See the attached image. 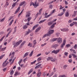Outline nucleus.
<instances>
[{"label": "nucleus", "mask_w": 77, "mask_h": 77, "mask_svg": "<svg viewBox=\"0 0 77 77\" xmlns=\"http://www.w3.org/2000/svg\"><path fill=\"white\" fill-rule=\"evenodd\" d=\"M15 54V52H13L11 54V59L13 58L14 56V54Z\"/></svg>", "instance_id": "nucleus-24"}, {"label": "nucleus", "mask_w": 77, "mask_h": 77, "mask_svg": "<svg viewBox=\"0 0 77 77\" xmlns=\"http://www.w3.org/2000/svg\"><path fill=\"white\" fill-rule=\"evenodd\" d=\"M22 61H23V59H21L19 61L18 63L19 64H20V63H21V62H22Z\"/></svg>", "instance_id": "nucleus-48"}, {"label": "nucleus", "mask_w": 77, "mask_h": 77, "mask_svg": "<svg viewBox=\"0 0 77 77\" xmlns=\"http://www.w3.org/2000/svg\"><path fill=\"white\" fill-rule=\"evenodd\" d=\"M14 20H12L10 22V23H9V26H11V24H12V23H13V21H14Z\"/></svg>", "instance_id": "nucleus-38"}, {"label": "nucleus", "mask_w": 77, "mask_h": 77, "mask_svg": "<svg viewBox=\"0 0 77 77\" xmlns=\"http://www.w3.org/2000/svg\"><path fill=\"white\" fill-rule=\"evenodd\" d=\"M46 21V19H45L44 20H42L41 21H40L39 22V24H41V23H43L44 22V21Z\"/></svg>", "instance_id": "nucleus-23"}, {"label": "nucleus", "mask_w": 77, "mask_h": 77, "mask_svg": "<svg viewBox=\"0 0 77 77\" xmlns=\"http://www.w3.org/2000/svg\"><path fill=\"white\" fill-rule=\"evenodd\" d=\"M69 58H71L72 57V56H71V54H70L69 56Z\"/></svg>", "instance_id": "nucleus-62"}, {"label": "nucleus", "mask_w": 77, "mask_h": 77, "mask_svg": "<svg viewBox=\"0 0 77 77\" xmlns=\"http://www.w3.org/2000/svg\"><path fill=\"white\" fill-rule=\"evenodd\" d=\"M12 44L13 45H14V48H15V47H17V46L19 45V44H18L17 42V43H15V42H13Z\"/></svg>", "instance_id": "nucleus-4"}, {"label": "nucleus", "mask_w": 77, "mask_h": 77, "mask_svg": "<svg viewBox=\"0 0 77 77\" xmlns=\"http://www.w3.org/2000/svg\"><path fill=\"white\" fill-rule=\"evenodd\" d=\"M56 60V59H54L53 60H51V61L52 62H54L55 60Z\"/></svg>", "instance_id": "nucleus-58"}, {"label": "nucleus", "mask_w": 77, "mask_h": 77, "mask_svg": "<svg viewBox=\"0 0 77 77\" xmlns=\"http://www.w3.org/2000/svg\"><path fill=\"white\" fill-rule=\"evenodd\" d=\"M31 19H32V17H31L28 18L27 19H28V22H29V21H30Z\"/></svg>", "instance_id": "nucleus-41"}, {"label": "nucleus", "mask_w": 77, "mask_h": 77, "mask_svg": "<svg viewBox=\"0 0 77 77\" xmlns=\"http://www.w3.org/2000/svg\"><path fill=\"white\" fill-rule=\"evenodd\" d=\"M14 58L13 60H12V62H11V63H10V65H12V63H14V60H15V58Z\"/></svg>", "instance_id": "nucleus-37"}, {"label": "nucleus", "mask_w": 77, "mask_h": 77, "mask_svg": "<svg viewBox=\"0 0 77 77\" xmlns=\"http://www.w3.org/2000/svg\"><path fill=\"white\" fill-rule=\"evenodd\" d=\"M41 74H42V73H41V72H38L37 74V76H38V77H40V76L41 75Z\"/></svg>", "instance_id": "nucleus-16"}, {"label": "nucleus", "mask_w": 77, "mask_h": 77, "mask_svg": "<svg viewBox=\"0 0 77 77\" xmlns=\"http://www.w3.org/2000/svg\"><path fill=\"white\" fill-rule=\"evenodd\" d=\"M59 77H66V76H65V75H60Z\"/></svg>", "instance_id": "nucleus-49"}, {"label": "nucleus", "mask_w": 77, "mask_h": 77, "mask_svg": "<svg viewBox=\"0 0 77 77\" xmlns=\"http://www.w3.org/2000/svg\"><path fill=\"white\" fill-rule=\"evenodd\" d=\"M51 59H53V58L49 57L47 58V60H51Z\"/></svg>", "instance_id": "nucleus-27"}, {"label": "nucleus", "mask_w": 77, "mask_h": 77, "mask_svg": "<svg viewBox=\"0 0 77 77\" xmlns=\"http://www.w3.org/2000/svg\"><path fill=\"white\" fill-rule=\"evenodd\" d=\"M5 56V54L1 55L0 57V60L2 59V58H3V57H4V56Z\"/></svg>", "instance_id": "nucleus-39"}, {"label": "nucleus", "mask_w": 77, "mask_h": 77, "mask_svg": "<svg viewBox=\"0 0 77 77\" xmlns=\"http://www.w3.org/2000/svg\"><path fill=\"white\" fill-rule=\"evenodd\" d=\"M53 22L52 21H49L48 23V26H51L52 24H53Z\"/></svg>", "instance_id": "nucleus-19"}, {"label": "nucleus", "mask_w": 77, "mask_h": 77, "mask_svg": "<svg viewBox=\"0 0 77 77\" xmlns=\"http://www.w3.org/2000/svg\"><path fill=\"white\" fill-rule=\"evenodd\" d=\"M61 30L62 32H66V31H68V29L66 28L61 29Z\"/></svg>", "instance_id": "nucleus-17"}, {"label": "nucleus", "mask_w": 77, "mask_h": 77, "mask_svg": "<svg viewBox=\"0 0 77 77\" xmlns=\"http://www.w3.org/2000/svg\"><path fill=\"white\" fill-rule=\"evenodd\" d=\"M7 69V68H4L3 69V71H4V72L6 71V70Z\"/></svg>", "instance_id": "nucleus-56"}, {"label": "nucleus", "mask_w": 77, "mask_h": 77, "mask_svg": "<svg viewBox=\"0 0 77 77\" xmlns=\"http://www.w3.org/2000/svg\"><path fill=\"white\" fill-rule=\"evenodd\" d=\"M57 39V38H54L51 40V42H54V41H56Z\"/></svg>", "instance_id": "nucleus-15"}, {"label": "nucleus", "mask_w": 77, "mask_h": 77, "mask_svg": "<svg viewBox=\"0 0 77 77\" xmlns=\"http://www.w3.org/2000/svg\"><path fill=\"white\" fill-rule=\"evenodd\" d=\"M74 48L75 49H77V45L75 44L74 46Z\"/></svg>", "instance_id": "nucleus-44"}, {"label": "nucleus", "mask_w": 77, "mask_h": 77, "mask_svg": "<svg viewBox=\"0 0 77 77\" xmlns=\"http://www.w3.org/2000/svg\"><path fill=\"white\" fill-rule=\"evenodd\" d=\"M53 33H54V30H50L47 34H45L44 35H43L42 38H45V37H46V36H50V35H51V34H53Z\"/></svg>", "instance_id": "nucleus-1"}, {"label": "nucleus", "mask_w": 77, "mask_h": 77, "mask_svg": "<svg viewBox=\"0 0 77 77\" xmlns=\"http://www.w3.org/2000/svg\"><path fill=\"white\" fill-rule=\"evenodd\" d=\"M27 25H24V26L23 27V29H27Z\"/></svg>", "instance_id": "nucleus-43"}, {"label": "nucleus", "mask_w": 77, "mask_h": 77, "mask_svg": "<svg viewBox=\"0 0 77 77\" xmlns=\"http://www.w3.org/2000/svg\"><path fill=\"white\" fill-rule=\"evenodd\" d=\"M62 42V39L61 38H59L57 40V42L59 44H61Z\"/></svg>", "instance_id": "nucleus-6"}, {"label": "nucleus", "mask_w": 77, "mask_h": 77, "mask_svg": "<svg viewBox=\"0 0 77 77\" xmlns=\"http://www.w3.org/2000/svg\"><path fill=\"white\" fill-rule=\"evenodd\" d=\"M67 66H68L67 65H65L63 67V69H65L66 68V67H67Z\"/></svg>", "instance_id": "nucleus-31"}, {"label": "nucleus", "mask_w": 77, "mask_h": 77, "mask_svg": "<svg viewBox=\"0 0 77 77\" xmlns=\"http://www.w3.org/2000/svg\"><path fill=\"white\" fill-rule=\"evenodd\" d=\"M74 77H77V75H76V74H74Z\"/></svg>", "instance_id": "nucleus-64"}, {"label": "nucleus", "mask_w": 77, "mask_h": 77, "mask_svg": "<svg viewBox=\"0 0 77 77\" xmlns=\"http://www.w3.org/2000/svg\"><path fill=\"white\" fill-rule=\"evenodd\" d=\"M75 35V33L74 32L72 33V36H74V35Z\"/></svg>", "instance_id": "nucleus-59"}, {"label": "nucleus", "mask_w": 77, "mask_h": 77, "mask_svg": "<svg viewBox=\"0 0 77 77\" xmlns=\"http://www.w3.org/2000/svg\"><path fill=\"white\" fill-rule=\"evenodd\" d=\"M50 51H49L48 52H46L45 53V54H46V55H48V54H50Z\"/></svg>", "instance_id": "nucleus-50"}, {"label": "nucleus", "mask_w": 77, "mask_h": 77, "mask_svg": "<svg viewBox=\"0 0 77 77\" xmlns=\"http://www.w3.org/2000/svg\"><path fill=\"white\" fill-rule=\"evenodd\" d=\"M5 18L2 19L0 21V22H3V21H4V20H5Z\"/></svg>", "instance_id": "nucleus-51"}, {"label": "nucleus", "mask_w": 77, "mask_h": 77, "mask_svg": "<svg viewBox=\"0 0 77 77\" xmlns=\"http://www.w3.org/2000/svg\"><path fill=\"white\" fill-rule=\"evenodd\" d=\"M42 65V64H40L37 65L35 67V69H37L38 68H40L41 66Z\"/></svg>", "instance_id": "nucleus-10"}, {"label": "nucleus", "mask_w": 77, "mask_h": 77, "mask_svg": "<svg viewBox=\"0 0 77 77\" xmlns=\"http://www.w3.org/2000/svg\"><path fill=\"white\" fill-rule=\"evenodd\" d=\"M6 47H5L4 48H2L1 50V51H4L5 49H6Z\"/></svg>", "instance_id": "nucleus-55"}, {"label": "nucleus", "mask_w": 77, "mask_h": 77, "mask_svg": "<svg viewBox=\"0 0 77 77\" xmlns=\"http://www.w3.org/2000/svg\"><path fill=\"white\" fill-rule=\"evenodd\" d=\"M66 17H68V12L66 13L65 14Z\"/></svg>", "instance_id": "nucleus-63"}, {"label": "nucleus", "mask_w": 77, "mask_h": 77, "mask_svg": "<svg viewBox=\"0 0 77 77\" xmlns=\"http://www.w3.org/2000/svg\"><path fill=\"white\" fill-rule=\"evenodd\" d=\"M22 41H23V40H20L17 42V43H18L19 45L20 44V43L22 42Z\"/></svg>", "instance_id": "nucleus-33"}, {"label": "nucleus", "mask_w": 77, "mask_h": 77, "mask_svg": "<svg viewBox=\"0 0 77 77\" xmlns=\"http://www.w3.org/2000/svg\"><path fill=\"white\" fill-rule=\"evenodd\" d=\"M27 59V57H26L23 60V62H26V60Z\"/></svg>", "instance_id": "nucleus-57"}, {"label": "nucleus", "mask_w": 77, "mask_h": 77, "mask_svg": "<svg viewBox=\"0 0 77 77\" xmlns=\"http://www.w3.org/2000/svg\"><path fill=\"white\" fill-rule=\"evenodd\" d=\"M30 16V13H29L28 14L26 15V17H29Z\"/></svg>", "instance_id": "nucleus-28"}, {"label": "nucleus", "mask_w": 77, "mask_h": 77, "mask_svg": "<svg viewBox=\"0 0 77 77\" xmlns=\"http://www.w3.org/2000/svg\"><path fill=\"white\" fill-rule=\"evenodd\" d=\"M33 69H31L29 71V72H28V75H29V74H30V73H31V72H33Z\"/></svg>", "instance_id": "nucleus-22"}, {"label": "nucleus", "mask_w": 77, "mask_h": 77, "mask_svg": "<svg viewBox=\"0 0 77 77\" xmlns=\"http://www.w3.org/2000/svg\"><path fill=\"white\" fill-rule=\"evenodd\" d=\"M33 51H32L29 54L30 57H31V56H32V55H33Z\"/></svg>", "instance_id": "nucleus-30"}, {"label": "nucleus", "mask_w": 77, "mask_h": 77, "mask_svg": "<svg viewBox=\"0 0 77 77\" xmlns=\"http://www.w3.org/2000/svg\"><path fill=\"white\" fill-rule=\"evenodd\" d=\"M16 4H17V2L14 3L12 5V7H15V5H16Z\"/></svg>", "instance_id": "nucleus-32"}, {"label": "nucleus", "mask_w": 77, "mask_h": 77, "mask_svg": "<svg viewBox=\"0 0 77 77\" xmlns=\"http://www.w3.org/2000/svg\"><path fill=\"white\" fill-rule=\"evenodd\" d=\"M74 24H75V25H77V23L76 22H73L72 23H71L70 24V26L71 27H72V26H73Z\"/></svg>", "instance_id": "nucleus-7"}, {"label": "nucleus", "mask_w": 77, "mask_h": 77, "mask_svg": "<svg viewBox=\"0 0 77 77\" xmlns=\"http://www.w3.org/2000/svg\"><path fill=\"white\" fill-rule=\"evenodd\" d=\"M54 2V1H52L49 2V5H50V4H51V3H53Z\"/></svg>", "instance_id": "nucleus-60"}, {"label": "nucleus", "mask_w": 77, "mask_h": 77, "mask_svg": "<svg viewBox=\"0 0 77 77\" xmlns=\"http://www.w3.org/2000/svg\"><path fill=\"white\" fill-rule=\"evenodd\" d=\"M60 49H58L56 50H54L51 52L52 53H54L55 54H57L59 51H60Z\"/></svg>", "instance_id": "nucleus-2"}, {"label": "nucleus", "mask_w": 77, "mask_h": 77, "mask_svg": "<svg viewBox=\"0 0 77 77\" xmlns=\"http://www.w3.org/2000/svg\"><path fill=\"white\" fill-rule=\"evenodd\" d=\"M31 33V31H30L29 29H28V32H27L25 34V35L26 36V35H27L29 33Z\"/></svg>", "instance_id": "nucleus-13"}, {"label": "nucleus", "mask_w": 77, "mask_h": 77, "mask_svg": "<svg viewBox=\"0 0 77 77\" xmlns=\"http://www.w3.org/2000/svg\"><path fill=\"white\" fill-rule=\"evenodd\" d=\"M20 7L19 6L18 8H17V9L16 10V11L15 12L14 14H17V13L20 10Z\"/></svg>", "instance_id": "nucleus-11"}, {"label": "nucleus", "mask_w": 77, "mask_h": 77, "mask_svg": "<svg viewBox=\"0 0 77 77\" xmlns=\"http://www.w3.org/2000/svg\"><path fill=\"white\" fill-rule=\"evenodd\" d=\"M68 61L69 63H71V62H72V60L71 59H70Z\"/></svg>", "instance_id": "nucleus-54"}, {"label": "nucleus", "mask_w": 77, "mask_h": 77, "mask_svg": "<svg viewBox=\"0 0 77 77\" xmlns=\"http://www.w3.org/2000/svg\"><path fill=\"white\" fill-rule=\"evenodd\" d=\"M63 14H64V12H62L60 14H58V16H59L60 17L62 16V15H63Z\"/></svg>", "instance_id": "nucleus-26"}, {"label": "nucleus", "mask_w": 77, "mask_h": 77, "mask_svg": "<svg viewBox=\"0 0 77 77\" xmlns=\"http://www.w3.org/2000/svg\"><path fill=\"white\" fill-rule=\"evenodd\" d=\"M39 26V25H35L34 26V27L32 28V30H35V29H36V27H37L38 26Z\"/></svg>", "instance_id": "nucleus-18"}, {"label": "nucleus", "mask_w": 77, "mask_h": 77, "mask_svg": "<svg viewBox=\"0 0 77 77\" xmlns=\"http://www.w3.org/2000/svg\"><path fill=\"white\" fill-rule=\"evenodd\" d=\"M33 43V44L34 45H36V40H34Z\"/></svg>", "instance_id": "nucleus-34"}, {"label": "nucleus", "mask_w": 77, "mask_h": 77, "mask_svg": "<svg viewBox=\"0 0 77 77\" xmlns=\"http://www.w3.org/2000/svg\"><path fill=\"white\" fill-rule=\"evenodd\" d=\"M26 43V41H24L20 45V48H22V47L24 45V44Z\"/></svg>", "instance_id": "nucleus-9"}, {"label": "nucleus", "mask_w": 77, "mask_h": 77, "mask_svg": "<svg viewBox=\"0 0 77 77\" xmlns=\"http://www.w3.org/2000/svg\"><path fill=\"white\" fill-rule=\"evenodd\" d=\"M41 57H39L37 59V61H38V62H39V61H41Z\"/></svg>", "instance_id": "nucleus-40"}, {"label": "nucleus", "mask_w": 77, "mask_h": 77, "mask_svg": "<svg viewBox=\"0 0 77 77\" xmlns=\"http://www.w3.org/2000/svg\"><path fill=\"white\" fill-rule=\"evenodd\" d=\"M16 29H17V26H16L14 28V31L13 32V33H15L16 32Z\"/></svg>", "instance_id": "nucleus-36"}, {"label": "nucleus", "mask_w": 77, "mask_h": 77, "mask_svg": "<svg viewBox=\"0 0 77 77\" xmlns=\"http://www.w3.org/2000/svg\"><path fill=\"white\" fill-rule=\"evenodd\" d=\"M41 27L39 26L38 28H37L35 30V32H38L39 30H41Z\"/></svg>", "instance_id": "nucleus-14"}, {"label": "nucleus", "mask_w": 77, "mask_h": 77, "mask_svg": "<svg viewBox=\"0 0 77 77\" xmlns=\"http://www.w3.org/2000/svg\"><path fill=\"white\" fill-rule=\"evenodd\" d=\"M25 3H26V2L25 1H23V2H21V3L19 5V6H23V5H24V4Z\"/></svg>", "instance_id": "nucleus-21"}, {"label": "nucleus", "mask_w": 77, "mask_h": 77, "mask_svg": "<svg viewBox=\"0 0 77 77\" xmlns=\"http://www.w3.org/2000/svg\"><path fill=\"white\" fill-rule=\"evenodd\" d=\"M14 71H13V70H11V71L10 72L11 75H12L13 74H14Z\"/></svg>", "instance_id": "nucleus-42"}, {"label": "nucleus", "mask_w": 77, "mask_h": 77, "mask_svg": "<svg viewBox=\"0 0 77 77\" xmlns=\"http://www.w3.org/2000/svg\"><path fill=\"white\" fill-rule=\"evenodd\" d=\"M6 61H5L2 64V66L4 67H5V66H6L8 64H9V62H7V63Z\"/></svg>", "instance_id": "nucleus-3"}, {"label": "nucleus", "mask_w": 77, "mask_h": 77, "mask_svg": "<svg viewBox=\"0 0 77 77\" xmlns=\"http://www.w3.org/2000/svg\"><path fill=\"white\" fill-rule=\"evenodd\" d=\"M64 55H65V56H67L68 52H65L64 53Z\"/></svg>", "instance_id": "nucleus-45"}, {"label": "nucleus", "mask_w": 77, "mask_h": 77, "mask_svg": "<svg viewBox=\"0 0 77 77\" xmlns=\"http://www.w3.org/2000/svg\"><path fill=\"white\" fill-rule=\"evenodd\" d=\"M54 27V25H53L52 26H51L50 27V29H53Z\"/></svg>", "instance_id": "nucleus-46"}, {"label": "nucleus", "mask_w": 77, "mask_h": 77, "mask_svg": "<svg viewBox=\"0 0 77 77\" xmlns=\"http://www.w3.org/2000/svg\"><path fill=\"white\" fill-rule=\"evenodd\" d=\"M36 62V60H35L34 61L32 62L31 63V64H32V65H33V63H35Z\"/></svg>", "instance_id": "nucleus-47"}, {"label": "nucleus", "mask_w": 77, "mask_h": 77, "mask_svg": "<svg viewBox=\"0 0 77 77\" xmlns=\"http://www.w3.org/2000/svg\"><path fill=\"white\" fill-rule=\"evenodd\" d=\"M20 74V73L18 72H16L14 75H15L16 76V75H19Z\"/></svg>", "instance_id": "nucleus-25"}, {"label": "nucleus", "mask_w": 77, "mask_h": 77, "mask_svg": "<svg viewBox=\"0 0 77 77\" xmlns=\"http://www.w3.org/2000/svg\"><path fill=\"white\" fill-rule=\"evenodd\" d=\"M59 46V45L57 44L53 45L52 46V48H55V47H57Z\"/></svg>", "instance_id": "nucleus-12"}, {"label": "nucleus", "mask_w": 77, "mask_h": 77, "mask_svg": "<svg viewBox=\"0 0 77 77\" xmlns=\"http://www.w3.org/2000/svg\"><path fill=\"white\" fill-rule=\"evenodd\" d=\"M52 8H53V5H50L49 6V8H50V9H52Z\"/></svg>", "instance_id": "nucleus-52"}, {"label": "nucleus", "mask_w": 77, "mask_h": 77, "mask_svg": "<svg viewBox=\"0 0 77 77\" xmlns=\"http://www.w3.org/2000/svg\"><path fill=\"white\" fill-rule=\"evenodd\" d=\"M28 46H29L30 47H32V44L29 43L28 45Z\"/></svg>", "instance_id": "nucleus-35"}, {"label": "nucleus", "mask_w": 77, "mask_h": 77, "mask_svg": "<svg viewBox=\"0 0 77 77\" xmlns=\"http://www.w3.org/2000/svg\"><path fill=\"white\" fill-rule=\"evenodd\" d=\"M72 55L73 56V57H74V58H75V57H77V56L74 54H72Z\"/></svg>", "instance_id": "nucleus-29"}, {"label": "nucleus", "mask_w": 77, "mask_h": 77, "mask_svg": "<svg viewBox=\"0 0 77 77\" xmlns=\"http://www.w3.org/2000/svg\"><path fill=\"white\" fill-rule=\"evenodd\" d=\"M29 55V52L26 53L24 55L23 57V58H24L26 56H27Z\"/></svg>", "instance_id": "nucleus-20"}, {"label": "nucleus", "mask_w": 77, "mask_h": 77, "mask_svg": "<svg viewBox=\"0 0 77 77\" xmlns=\"http://www.w3.org/2000/svg\"><path fill=\"white\" fill-rule=\"evenodd\" d=\"M73 20L74 21H77V17H76L75 18H73Z\"/></svg>", "instance_id": "nucleus-53"}, {"label": "nucleus", "mask_w": 77, "mask_h": 77, "mask_svg": "<svg viewBox=\"0 0 77 77\" xmlns=\"http://www.w3.org/2000/svg\"><path fill=\"white\" fill-rule=\"evenodd\" d=\"M66 42V40H64L63 41V44H62L60 46L61 48H62L64 47V46L65 45V43Z\"/></svg>", "instance_id": "nucleus-8"}, {"label": "nucleus", "mask_w": 77, "mask_h": 77, "mask_svg": "<svg viewBox=\"0 0 77 77\" xmlns=\"http://www.w3.org/2000/svg\"><path fill=\"white\" fill-rule=\"evenodd\" d=\"M12 17L11 16L10 17V18L9 19V20H12Z\"/></svg>", "instance_id": "nucleus-61"}, {"label": "nucleus", "mask_w": 77, "mask_h": 77, "mask_svg": "<svg viewBox=\"0 0 77 77\" xmlns=\"http://www.w3.org/2000/svg\"><path fill=\"white\" fill-rule=\"evenodd\" d=\"M32 5L35 8H36L37 7V6H38V4H36V1L35 2V4L34 3H32Z\"/></svg>", "instance_id": "nucleus-5"}]
</instances>
